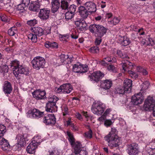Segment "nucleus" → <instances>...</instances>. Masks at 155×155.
<instances>
[{"instance_id": "obj_1", "label": "nucleus", "mask_w": 155, "mask_h": 155, "mask_svg": "<svg viewBox=\"0 0 155 155\" xmlns=\"http://www.w3.org/2000/svg\"><path fill=\"white\" fill-rule=\"evenodd\" d=\"M118 131L115 128H111V131L106 136L105 140L108 143L110 149L119 147L120 144V138L117 135Z\"/></svg>"}, {"instance_id": "obj_2", "label": "nucleus", "mask_w": 155, "mask_h": 155, "mask_svg": "<svg viewBox=\"0 0 155 155\" xmlns=\"http://www.w3.org/2000/svg\"><path fill=\"white\" fill-rule=\"evenodd\" d=\"M75 61L74 58L72 56L68 55V64H71L72 65H73L72 71L74 72L83 73H85L88 71V68L87 65L81 64L79 63L74 64Z\"/></svg>"}, {"instance_id": "obj_3", "label": "nucleus", "mask_w": 155, "mask_h": 155, "mask_svg": "<svg viewBox=\"0 0 155 155\" xmlns=\"http://www.w3.org/2000/svg\"><path fill=\"white\" fill-rule=\"evenodd\" d=\"M89 30L96 37H102L106 33L107 29L101 25L94 24L90 26Z\"/></svg>"}, {"instance_id": "obj_4", "label": "nucleus", "mask_w": 155, "mask_h": 155, "mask_svg": "<svg viewBox=\"0 0 155 155\" xmlns=\"http://www.w3.org/2000/svg\"><path fill=\"white\" fill-rule=\"evenodd\" d=\"M58 99V97L54 95L49 98L48 101L46 104L45 110L51 113L56 112L58 107L56 105V103Z\"/></svg>"}, {"instance_id": "obj_5", "label": "nucleus", "mask_w": 155, "mask_h": 155, "mask_svg": "<svg viewBox=\"0 0 155 155\" xmlns=\"http://www.w3.org/2000/svg\"><path fill=\"white\" fill-rule=\"evenodd\" d=\"M45 63L44 58L40 56L34 58L31 61L33 68L36 70L44 68Z\"/></svg>"}, {"instance_id": "obj_6", "label": "nucleus", "mask_w": 155, "mask_h": 155, "mask_svg": "<svg viewBox=\"0 0 155 155\" xmlns=\"http://www.w3.org/2000/svg\"><path fill=\"white\" fill-rule=\"evenodd\" d=\"M105 109V104L100 102H95L93 104L91 111L94 114L98 115H101Z\"/></svg>"}, {"instance_id": "obj_7", "label": "nucleus", "mask_w": 155, "mask_h": 155, "mask_svg": "<svg viewBox=\"0 0 155 155\" xmlns=\"http://www.w3.org/2000/svg\"><path fill=\"white\" fill-rule=\"evenodd\" d=\"M130 63L127 61L124 60L122 61L121 65L122 68V72L125 73L127 71L130 76L133 79H137L138 78V74L132 71L129 70L128 65Z\"/></svg>"}, {"instance_id": "obj_8", "label": "nucleus", "mask_w": 155, "mask_h": 155, "mask_svg": "<svg viewBox=\"0 0 155 155\" xmlns=\"http://www.w3.org/2000/svg\"><path fill=\"white\" fill-rule=\"evenodd\" d=\"M34 140L27 146L26 150L27 152L30 154H33L35 152V150L38 146L42 142L41 139H39L38 137H35Z\"/></svg>"}, {"instance_id": "obj_9", "label": "nucleus", "mask_w": 155, "mask_h": 155, "mask_svg": "<svg viewBox=\"0 0 155 155\" xmlns=\"http://www.w3.org/2000/svg\"><path fill=\"white\" fill-rule=\"evenodd\" d=\"M44 112H41L39 110L35 108H31L26 113V116L28 118L33 119H38L44 115Z\"/></svg>"}, {"instance_id": "obj_10", "label": "nucleus", "mask_w": 155, "mask_h": 155, "mask_svg": "<svg viewBox=\"0 0 155 155\" xmlns=\"http://www.w3.org/2000/svg\"><path fill=\"white\" fill-rule=\"evenodd\" d=\"M15 76L17 79L20 78V75L19 74H24L28 75L29 73V70L28 67L22 66V65L19 66L18 69H16L15 70Z\"/></svg>"}, {"instance_id": "obj_11", "label": "nucleus", "mask_w": 155, "mask_h": 155, "mask_svg": "<svg viewBox=\"0 0 155 155\" xmlns=\"http://www.w3.org/2000/svg\"><path fill=\"white\" fill-rule=\"evenodd\" d=\"M126 151L129 155H136L138 154L139 152L138 144L134 143L128 145Z\"/></svg>"}, {"instance_id": "obj_12", "label": "nucleus", "mask_w": 155, "mask_h": 155, "mask_svg": "<svg viewBox=\"0 0 155 155\" xmlns=\"http://www.w3.org/2000/svg\"><path fill=\"white\" fill-rule=\"evenodd\" d=\"M32 94L33 97L37 100H43L46 98V92L44 90L37 89L32 92Z\"/></svg>"}, {"instance_id": "obj_13", "label": "nucleus", "mask_w": 155, "mask_h": 155, "mask_svg": "<svg viewBox=\"0 0 155 155\" xmlns=\"http://www.w3.org/2000/svg\"><path fill=\"white\" fill-rule=\"evenodd\" d=\"M44 123L46 125L53 126L55 124L56 118L54 114H49L43 117Z\"/></svg>"}, {"instance_id": "obj_14", "label": "nucleus", "mask_w": 155, "mask_h": 155, "mask_svg": "<svg viewBox=\"0 0 155 155\" xmlns=\"http://www.w3.org/2000/svg\"><path fill=\"white\" fill-rule=\"evenodd\" d=\"M104 76L103 73L100 71L94 72L89 75L88 78L91 81L94 82H98Z\"/></svg>"}, {"instance_id": "obj_15", "label": "nucleus", "mask_w": 155, "mask_h": 155, "mask_svg": "<svg viewBox=\"0 0 155 155\" xmlns=\"http://www.w3.org/2000/svg\"><path fill=\"white\" fill-rule=\"evenodd\" d=\"M143 101V95L141 92H139L133 96L131 99L132 102L135 105H138L139 104H141Z\"/></svg>"}, {"instance_id": "obj_16", "label": "nucleus", "mask_w": 155, "mask_h": 155, "mask_svg": "<svg viewBox=\"0 0 155 155\" xmlns=\"http://www.w3.org/2000/svg\"><path fill=\"white\" fill-rule=\"evenodd\" d=\"M84 7L91 14L95 12L96 10V5L95 3L91 1L86 2L84 4Z\"/></svg>"}, {"instance_id": "obj_17", "label": "nucleus", "mask_w": 155, "mask_h": 155, "mask_svg": "<svg viewBox=\"0 0 155 155\" xmlns=\"http://www.w3.org/2000/svg\"><path fill=\"white\" fill-rule=\"evenodd\" d=\"M155 106V100L153 98L148 97L145 101L144 107L149 110Z\"/></svg>"}, {"instance_id": "obj_18", "label": "nucleus", "mask_w": 155, "mask_h": 155, "mask_svg": "<svg viewBox=\"0 0 155 155\" xmlns=\"http://www.w3.org/2000/svg\"><path fill=\"white\" fill-rule=\"evenodd\" d=\"M75 140L74 138L73 134L68 130V141L73 149L75 148L77 150L76 147L79 146L81 143L78 141H75Z\"/></svg>"}, {"instance_id": "obj_19", "label": "nucleus", "mask_w": 155, "mask_h": 155, "mask_svg": "<svg viewBox=\"0 0 155 155\" xmlns=\"http://www.w3.org/2000/svg\"><path fill=\"white\" fill-rule=\"evenodd\" d=\"M13 88L11 83L8 81L5 82L3 86V91L7 96L12 91Z\"/></svg>"}, {"instance_id": "obj_20", "label": "nucleus", "mask_w": 155, "mask_h": 155, "mask_svg": "<svg viewBox=\"0 0 155 155\" xmlns=\"http://www.w3.org/2000/svg\"><path fill=\"white\" fill-rule=\"evenodd\" d=\"M79 15L82 18L86 19L88 15L89 12L83 5H80L78 8Z\"/></svg>"}, {"instance_id": "obj_21", "label": "nucleus", "mask_w": 155, "mask_h": 155, "mask_svg": "<svg viewBox=\"0 0 155 155\" xmlns=\"http://www.w3.org/2000/svg\"><path fill=\"white\" fill-rule=\"evenodd\" d=\"M50 11L47 9H41L38 14V17L41 19L46 20L49 16Z\"/></svg>"}, {"instance_id": "obj_22", "label": "nucleus", "mask_w": 155, "mask_h": 155, "mask_svg": "<svg viewBox=\"0 0 155 155\" xmlns=\"http://www.w3.org/2000/svg\"><path fill=\"white\" fill-rule=\"evenodd\" d=\"M18 143L21 145H25L28 139L27 137V134H18L16 137Z\"/></svg>"}, {"instance_id": "obj_23", "label": "nucleus", "mask_w": 155, "mask_h": 155, "mask_svg": "<svg viewBox=\"0 0 155 155\" xmlns=\"http://www.w3.org/2000/svg\"><path fill=\"white\" fill-rule=\"evenodd\" d=\"M112 85V81L110 80H102L101 82V86L104 91L107 92V90L109 89Z\"/></svg>"}, {"instance_id": "obj_24", "label": "nucleus", "mask_w": 155, "mask_h": 155, "mask_svg": "<svg viewBox=\"0 0 155 155\" xmlns=\"http://www.w3.org/2000/svg\"><path fill=\"white\" fill-rule=\"evenodd\" d=\"M76 149L77 150H76L75 148L74 149L75 154H78V155H87V151L85 148L82 147L81 143L79 144V146H78L76 147Z\"/></svg>"}, {"instance_id": "obj_25", "label": "nucleus", "mask_w": 155, "mask_h": 155, "mask_svg": "<svg viewBox=\"0 0 155 155\" xmlns=\"http://www.w3.org/2000/svg\"><path fill=\"white\" fill-rule=\"evenodd\" d=\"M132 85V81L130 79L126 78L124 81V87L125 89V91H127L128 93H130L131 91Z\"/></svg>"}, {"instance_id": "obj_26", "label": "nucleus", "mask_w": 155, "mask_h": 155, "mask_svg": "<svg viewBox=\"0 0 155 155\" xmlns=\"http://www.w3.org/2000/svg\"><path fill=\"white\" fill-rule=\"evenodd\" d=\"M51 4L52 11L54 13L58 10L60 7V0H52Z\"/></svg>"}, {"instance_id": "obj_27", "label": "nucleus", "mask_w": 155, "mask_h": 155, "mask_svg": "<svg viewBox=\"0 0 155 155\" xmlns=\"http://www.w3.org/2000/svg\"><path fill=\"white\" fill-rule=\"evenodd\" d=\"M0 145L3 150H7L10 147V145L8 140L4 138H2L0 141Z\"/></svg>"}, {"instance_id": "obj_28", "label": "nucleus", "mask_w": 155, "mask_h": 155, "mask_svg": "<svg viewBox=\"0 0 155 155\" xmlns=\"http://www.w3.org/2000/svg\"><path fill=\"white\" fill-rule=\"evenodd\" d=\"M76 6L74 5H71L68 8V19H71L74 17L76 11Z\"/></svg>"}, {"instance_id": "obj_29", "label": "nucleus", "mask_w": 155, "mask_h": 155, "mask_svg": "<svg viewBox=\"0 0 155 155\" xmlns=\"http://www.w3.org/2000/svg\"><path fill=\"white\" fill-rule=\"evenodd\" d=\"M68 83L64 84L60 86V87L57 88L56 91L58 93H68V90L67 86Z\"/></svg>"}, {"instance_id": "obj_30", "label": "nucleus", "mask_w": 155, "mask_h": 155, "mask_svg": "<svg viewBox=\"0 0 155 155\" xmlns=\"http://www.w3.org/2000/svg\"><path fill=\"white\" fill-rule=\"evenodd\" d=\"M40 7L39 2L37 1L31 3L29 7V9L31 11H36L39 9Z\"/></svg>"}, {"instance_id": "obj_31", "label": "nucleus", "mask_w": 155, "mask_h": 155, "mask_svg": "<svg viewBox=\"0 0 155 155\" xmlns=\"http://www.w3.org/2000/svg\"><path fill=\"white\" fill-rule=\"evenodd\" d=\"M32 30L35 34L38 36H41L44 34V30L40 27H34L32 28Z\"/></svg>"}, {"instance_id": "obj_32", "label": "nucleus", "mask_w": 155, "mask_h": 155, "mask_svg": "<svg viewBox=\"0 0 155 155\" xmlns=\"http://www.w3.org/2000/svg\"><path fill=\"white\" fill-rule=\"evenodd\" d=\"M119 39L120 42L124 46L128 45L130 43L129 38L126 36L121 37Z\"/></svg>"}, {"instance_id": "obj_33", "label": "nucleus", "mask_w": 155, "mask_h": 155, "mask_svg": "<svg viewBox=\"0 0 155 155\" xmlns=\"http://www.w3.org/2000/svg\"><path fill=\"white\" fill-rule=\"evenodd\" d=\"M104 60L102 61V64H104V66L105 65V64L108 65L109 64V63H108L107 62L113 63V62H115L116 61L115 58L112 57H107V58H105Z\"/></svg>"}, {"instance_id": "obj_34", "label": "nucleus", "mask_w": 155, "mask_h": 155, "mask_svg": "<svg viewBox=\"0 0 155 155\" xmlns=\"http://www.w3.org/2000/svg\"><path fill=\"white\" fill-rule=\"evenodd\" d=\"M63 121L64 125L66 127H68V118L66 115L68 114V108H65L64 110H63Z\"/></svg>"}, {"instance_id": "obj_35", "label": "nucleus", "mask_w": 155, "mask_h": 155, "mask_svg": "<svg viewBox=\"0 0 155 155\" xmlns=\"http://www.w3.org/2000/svg\"><path fill=\"white\" fill-rule=\"evenodd\" d=\"M10 64L12 67H13V73L15 75V71L16 69L19 68V66H21V65H20L19 61L16 60L12 61Z\"/></svg>"}, {"instance_id": "obj_36", "label": "nucleus", "mask_w": 155, "mask_h": 155, "mask_svg": "<svg viewBox=\"0 0 155 155\" xmlns=\"http://www.w3.org/2000/svg\"><path fill=\"white\" fill-rule=\"evenodd\" d=\"M76 123L72 121L70 118L68 117V127L72 130L76 131L78 130V128L76 126Z\"/></svg>"}, {"instance_id": "obj_37", "label": "nucleus", "mask_w": 155, "mask_h": 155, "mask_svg": "<svg viewBox=\"0 0 155 155\" xmlns=\"http://www.w3.org/2000/svg\"><path fill=\"white\" fill-rule=\"evenodd\" d=\"M45 45L46 48H58V43L55 42H52L49 41H46L45 44Z\"/></svg>"}, {"instance_id": "obj_38", "label": "nucleus", "mask_w": 155, "mask_h": 155, "mask_svg": "<svg viewBox=\"0 0 155 155\" xmlns=\"http://www.w3.org/2000/svg\"><path fill=\"white\" fill-rule=\"evenodd\" d=\"M60 152L56 148L51 149L47 152V155H59Z\"/></svg>"}, {"instance_id": "obj_39", "label": "nucleus", "mask_w": 155, "mask_h": 155, "mask_svg": "<svg viewBox=\"0 0 155 155\" xmlns=\"http://www.w3.org/2000/svg\"><path fill=\"white\" fill-rule=\"evenodd\" d=\"M17 28L15 26L11 28L8 30V34L10 36L14 35L17 33Z\"/></svg>"}, {"instance_id": "obj_40", "label": "nucleus", "mask_w": 155, "mask_h": 155, "mask_svg": "<svg viewBox=\"0 0 155 155\" xmlns=\"http://www.w3.org/2000/svg\"><path fill=\"white\" fill-rule=\"evenodd\" d=\"M120 21V18L118 17H114L113 20L108 21V23L110 25L113 26L118 24Z\"/></svg>"}, {"instance_id": "obj_41", "label": "nucleus", "mask_w": 155, "mask_h": 155, "mask_svg": "<svg viewBox=\"0 0 155 155\" xmlns=\"http://www.w3.org/2000/svg\"><path fill=\"white\" fill-rule=\"evenodd\" d=\"M125 90L123 87H120L116 89L115 93L116 94H123L125 93H128L127 91H125Z\"/></svg>"}, {"instance_id": "obj_42", "label": "nucleus", "mask_w": 155, "mask_h": 155, "mask_svg": "<svg viewBox=\"0 0 155 155\" xmlns=\"http://www.w3.org/2000/svg\"><path fill=\"white\" fill-rule=\"evenodd\" d=\"M88 131H86L84 134V137L87 139H91L92 137V131L90 128V127H88Z\"/></svg>"}, {"instance_id": "obj_43", "label": "nucleus", "mask_w": 155, "mask_h": 155, "mask_svg": "<svg viewBox=\"0 0 155 155\" xmlns=\"http://www.w3.org/2000/svg\"><path fill=\"white\" fill-rule=\"evenodd\" d=\"M37 35L35 34L31 33L28 35V37L29 39H31L34 42H36L37 41Z\"/></svg>"}, {"instance_id": "obj_44", "label": "nucleus", "mask_w": 155, "mask_h": 155, "mask_svg": "<svg viewBox=\"0 0 155 155\" xmlns=\"http://www.w3.org/2000/svg\"><path fill=\"white\" fill-rule=\"evenodd\" d=\"M137 70L138 72L142 73L143 75H146L148 74V73L147 71L140 66H138L137 68Z\"/></svg>"}, {"instance_id": "obj_45", "label": "nucleus", "mask_w": 155, "mask_h": 155, "mask_svg": "<svg viewBox=\"0 0 155 155\" xmlns=\"http://www.w3.org/2000/svg\"><path fill=\"white\" fill-rule=\"evenodd\" d=\"M59 39L60 41L63 43L67 42V40L68 39V35L67 34L65 35H59Z\"/></svg>"}, {"instance_id": "obj_46", "label": "nucleus", "mask_w": 155, "mask_h": 155, "mask_svg": "<svg viewBox=\"0 0 155 155\" xmlns=\"http://www.w3.org/2000/svg\"><path fill=\"white\" fill-rule=\"evenodd\" d=\"M68 0H61V7L62 9H67L68 8Z\"/></svg>"}, {"instance_id": "obj_47", "label": "nucleus", "mask_w": 155, "mask_h": 155, "mask_svg": "<svg viewBox=\"0 0 155 155\" xmlns=\"http://www.w3.org/2000/svg\"><path fill=\"white\" fill-rule=\"evenodd\" d=\"M27 6L22 3L18 5L16 8V9L21 12H23L24 11L25 7Z\"/></svg>"}, {"instance_id": "obj_48", "label": "nucleus", "mask_w": 155, "mask_h": 155, "mask_svg": "<svg viewBox=\"0 0 155 155\" xmlns=\"http://www.w3.org/2000/svg\"><path fill=\"white\" fill-rule=\"evenodd\" d=\"M8 67L6 65H3L2 66L0 67V72L1 73H7L8 71Z\"/></svg>"}, {"instance_id": "obj_49", "label": "nucleus", "mask_w": 155, "mask_h": 155, "mask_svg": "<svg viewBox=\"0 0 155 155\" xmlns=\"http://www.w3.org/2000/svg\"><path fill=\"white\" fill-rule=\"evenodd\" d=\"M0 19L2 21L5 22H8L10 21L9 19L8 18V17L4 14H0Z\"/></svg>"}, {"instance_id": "obj_50", "label": "nucleus", "mask_w": 155, "mask_h": 155, "mask_svg": "<svg viewBox=\"0 0 155 155\" xmlns=\"http://www.w3.org/2000/svg\"><path fill=\"white\" fill-rule=\"evenodd\" d=\"M87 26V24L84 21L82 20L79 27V29L81 30L82 31L86 28Z\"/></svg>"}, {"instance_id": "obj_51", "label": "nucleus", "mask_w": 155, "mask_h": 155, "mask_svg": "<svg viewBox=\"0 0 155 155\" xmlns=\"http://www.w3.org/2000/svg\"><path fill=\"white\" fill-rule=\"evenodd\" d=\"M113 122L110 119H106L104 122V125L106 127H110L113 124Z\"/></svg>"}, {"instance_id": "obj_52", "label": "nucleus", "mask_w": 155, "mask_h": 155, "mask_svg": "<svg viewBox=\"0 0 155 155\" xmlns=\"http://www.w3.org/2000/svg\"><path fill=\"white\" fill-rule=\"evenodd\" d=\"M107 112V110L104 112L103 115L101 116L98 119V120L101 122H104L105 120H106V114Z\"/></svg>"}, {"instance_id": "obj_53", "label": "nucleus", "mask_w": 155, "mask_h": 155, "mask_svg": "<svg viewBox=\"0 0 155 155\" xmlns=\"http://www.w3.org/2000/svg\"><path fill=\"white\" fill-rule=\"evenodd\" d=\"M37 23V21L35 19L27 21V24L31 26H34Z\"/></svg>"}, {"instance_id": "obj_54", "label": "nucleus", "mask_w": 155, "mask_h": 155, "mask_svg": "<svg viewBox=\"0 0 155 155\" xmlns=\"http://www.w3.org/2000/svg\"><path fill=\"white\" fill-rule=\"evenodd\" d=\"M107 69L109 71L114 72L116 71L115 66L113 64H110L108 65Z\"/></svg>"}, {"instance_id": "obj_55", "label": "nucleus", "mask_w": 155, "mask_h": 155, "mask_svg": "<svg viewBox=\"0 0 155 155\" xmlns=\"http://www.w3.org/2000/svg\"><path fill=\"white\" fill-rule=\"evenodd\" d=\"M102 37H97V38L95 41V44L96 45H99L102 41Z\"/></svg>"}, {"instance_id": "obj_56", "label": "nucleus", "mask_w": 155, "mask_h": 155, "mask_svg": "<svg viewBox=\"0 0 155 155\" xmlns=\"http://www.w3.org/2000/svg\"><path fill=\"white\" fill-rule=\"evenodd\" d=\"M120 57L122 58H129V57H128V56L127 53L126 52L124 51H123V53Z\"/></svg>"}, {"instance_id": "obj_57", "label": "nucleus", "mask_w": 155, "mask_h": 155, "mask_svg": "<svg viewBox=\"0 0 155 155\" xmlns=\"http://www.w3.org/2000/svg\"><path fill=\"white\" fill-rule=\"evenodd\" d=\"M51 28L50 27L46 28L44 30V34H48L51 33Z\"/></svg>"}, {"instance_id": "obj_58", "label": "nucleus", "mask_w": 155, "mask_h": 155, "mask_svg": "<svg viewBox=\"0 0 155 155\" xmlns=\"http://www.w3.org/2000/svg\"><path fill=\"white\" fill-rule=\"evenodd\" d=\"M89 51L91 53L96 54L99 51V49H89Z\"/></svg>"}, {"instance_id": "obj_59", "label": "nucleus", "mask_w": 155, "mask_h": 155, "mask_svg": "<svg viewBox=\"0 0 155 155\" xmlns=\"http://www.w3.org/2000/svg\"><path fill=\"white\" fill-rule=\"evenodd\" d=\"M71 37L72 38L76 39L78 38L77 33L76 34L75 32H74L71 35Z\"/></svg>"}, {"instance_id": "obj_60", "label": "nucleus", "mask_w": 155, "mask_h": 155, "mask_svg": "<svg viewBox=\"0 0 155 155\" xmlns=\"http://www.w3.org/2000/svg\"><path fill=\"white\" fill-rule=\"evenodd\" d=\"M30 0H22V3L25 5V6H28L30 2Z\"/></svg>"}, {"instance_id": "obj_61", "label": "nucleus", "mask_w": 155, "mask_h": 155, "mask_svg": "<svg viewBox=\"0 0 155 155\" xmlns=\"http://www.w3.org/2000/svg\"><path fill=\"white\" fill-rule=\"evenodd\" d=\"M149 41L150 43V44L151 45H153L155 44V40L153 39L152 38H149Z\"/></svg>"}, {"instance_id": "obj_62", "label": "nucleus", "mask_w": 155, "mask_h": 155, "mask_svg": "<svg viewBox=\"0 0 155 155\" xmlns=\"http://www.w3.org/2000/svg\"><path fill=\"white\" fill-rule=\"evenodd\" d=\"M112 16V14L111 13H107L106 14L105 17L106 18H110Z\"/></svg>"}, {"instance_id": "obj_63", "label": "nucleus", "mask_w": 155, "mask_h": 155, "mask_svg": "<svg viewBox=\"0 0 155 155\" xmlns=\"http://www.w3.org/2000/svg\"><path fill=\"white\" fill-rule=\"evenodd\" d=\"M149 111L153 110V112L152 114L155 117V106L153 107L152 108L150 109L149 110Z\"/></svg>"}, {"instance_id": "obj_64", "label": "nucleus", "mask_w": 155, "mask_h": 155, "mask_svg": "<svg viewBox=\"0 0 155 155\" xmlns=\"http://www.w3.org/2000/svg\"><path fill=\"white\" fill-rule=\"evenodd\" d=\"M149 154V155H155V149L154 148L152 151H151Z\"/></svg>"}]
</instances>
